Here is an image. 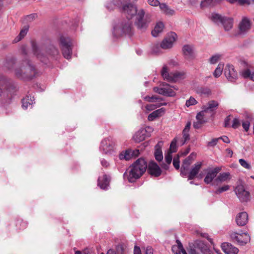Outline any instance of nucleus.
Returning <instances> with one entry per match:
<instances>
[{
	"label": "nucleus",
	"instance_id": "6ab92c4d",
	"mask_svg": "<svg viewBox=\"0 0 254 254\" xmlns=\"http://www.w3.org/2000/svg\"><path fill=\"white\" fill-rule=\"evenodd\" d=\"M148 172L150 175L156 177L159 176L161 174L160 167L154 161L149 162L148 166Z\"/></svg>",
	"mask_w": 254,
	"mask_h": 254
},
{
	"label": "nucleus",
	"instance_id": "f8f14e48",
	"mask_svg": "<svg viewBox=\"0 0 254 254\" xmlns=\"http://www.w3.org/2000/svg\"><path fill=\"white\" fill-rule=\"evenodd\" d=\"M251 28V21L247 17H243L238 26V31L235 34L236 36L246 35Z\"/></svg>",
	"mask_w": 254,
	"mask_h": 254
},
{
	"label": "nucleus",
	"instance_id": "20e7f679",
	"mask_svg": "<svg viewBox=\"0 0 254 254\" xmlns=\"http://www.w3.org/2000/svg\"><path fill=\"white\" fill-rule=\"evenodd\" d=\"M147 163L143 158L138 159L124 173V177L129 182H134L145 172L147 168Z\"/></svg>",
	"mask_w": 254,
	"mask_h": 254
},
{
	"label": "nucleus",
	"instance_id": "ddd939ff",
	"mask_svg": "<svg viewBox=\"0 0 254 254\" xmlns=\"http://www.w3.org/2000/svg\"><path fill=\"white\" fill-rule=\"evenodd\" d=\"M235 192L242 202H247L250 200V192L246 190L243 185H238L235 189Z\"/></svg>",
	"mask_w": 254,
	"mask_h": 254
},
{
	"label": "nucleus",
	"instance_id": "de8ad7c7",
	"mask_svg": "<svg viewBox=\"0 0 254 254\" xmlns=\"http://www.w3.org/2000/svg\"><path fill=\"white\" fill-rule=\"evenodd\" d=\"M240 165L244 168L247 169H251V166L244 159H240L239 160Z\"/></svg>",
	"mask_w": 254,
	"mask_h": 254
},
{
	"label": "nucleus",
	"instance_id": "603ef678",
	"mask_svg": "<svg viewBox=\"0 0 254 254\" xmlns=\"http://www.w3.org/2000/svg\"><path fill=\"white\" fill-rule=\"evenodd\" d=\"M213 0H202L200 3L201 8H203L204 7L211 5Z\"/></svg>",
	"mask_w": 254,
	"mask_h": 254
},
{
	"label": "nucleus",
	"instance_id": "9d476101",
	"mask_svg": "<svg viewBox=\"0 0 254 254\" xmlns=\"http://www.w3.org/2000/svg\"><path fill=\"white\" fill-rule=\"evenodd\" d=\"M60 46L64 57L69 60L71 58L72 48L71 40L69 37L61 36L60 38Z\"/></svg>",
	"mask_w": 254,
	"mask_h": 254
},
{
	"label": "nucleus",
	"instance_id": "49530a36",
	"mask_svg": "<svg viewBox=\"0 0 254 254\" xmlns=\"http://www.w3.org/2000/svg\"><path fill=\"white\" fill-rule=\"evenodd\" d=\"M197 103V102L193 97H190L189 99L186 101V105L187 107H189L190 106L196 104Z\"/></svg>",
	"mask_w": 254,
	"mask_h": 254
},
{
	"label": "nucleus",
	"instance_id": "79ce46f5",
	"mask_svg": "<svg viewBox=\"0 0 254 254\" xmlns=\"http://www.w3.org/2000/svg\"><path fill=\"white\" fill-rule=\"evenodd\" d=\"M222 55L217 54L211 56L209 59V63L211 64H214L221 59Z\"/></svg>",
	"mask_w": 254,
	"mask_h": 254
},
{
	"label": "nucleus",
	"instance_id": "ea45409f",
	"mask_svg": "<svg viewBox=\"0 0 254 254\" xmlns=\"http://www.w3.org/2000/svg\"><path fill=\"white\" fill-rule=\"evenodd\" d=\"M167 103L166 102L156 103L155 104H149L146 106V109L147 110L151 111L156 108H159L162 106H166Z\"/></svg>",
	"mask_w": 254,
	"mask_h": 254
},
{
	"label": "nucleus",
	"instance_id": "6e6d98bb",
	"mask_svg": "<svg viewBox=\"0 0 254 254\" xmlns=\"http://www.w3.org/2000/svg\"><path fill=\"white\" fill-rule=\"evenodd\" d=\"M200 92L202 94L209 95L211 94V90L208 87H204L200 89Z\"/></svg>",
	"mask_w": 254,
	"mask_h": 254
},
{
	"label": "nucleus",
	"instance_id": "7c9ffc66",
	"mask_svg": "<svg viewBox=\"0 0 254 254\" xmlns=\"http://www.w3.org/2000/svg\"><path fill=\"white\" fill-rule=\"evenodd\" d=\"M165 109L163 108H160L159 109L156 110L151 114H150L148 116V120L149 121H153L155 120L156 118L161 116L165 112Z\"/></svg>",
	"mask_w": 254,
	"mask_h": 254
},
{
	"label": "nucleus",
	"instance_id": "58836bf2",
	"mask_svg": "<svg viewBox=\"0 0 254 254\" xmlns=\"http://www.w3.org/2000/svg\"><path fill=\"white\" fill-rule=\"evenodd\" d=\"M224 67V64H219L213 72V75L215 78L219 77L222 73V71Z\"/></svg>",
	"mask_w": 254,
	"mask_h": 254
},
{
	"label": "nucleus",
	"instance_id": "6e6552de",
	"mask_svg": "<svg viewBox=\"0 0 254 254\" xmlns=\"http://www.w3.org/2000/svg\"><path fill=\"white\" fill-rule=\"evenodd\" d=\"M115 142L111 137H107L103 139L100 143L99 151L105 155H111L115 152Z\"/></svg>",
	"mask_w": 254,
	"mask_h": 254
},
{
	"label": "nucleus",
	"instance_id": "0eeeda50",
	"mask_svg": "<svg viewBox=\"0 0 254 254\" xmlns=\"http://www.w3.org/2000/svg\"><path fill=\"white\" fill-rule=\"evenodd\" d=\"M132 33V24L129 20L116 25L113 29V34L118 37L124 34L130 35Z\"/></svg>",
	"mask_w": 254,
	"mask_h": 254
},
{
	"label": "nucleus",
	"instance_id": "2f4dec72",
	"mask_svg": "<svg viewBox=\"0 0 254 254\" xmlns=\"http://www.w3.org/2000/svg\"><path fill=\"white\" fill-rule=\"evenodd\" d=\"M160 9L164 13L168 15H173L175 14V11L174 9H171L165 3H162L160 5Z\"/></svg>",
	"mask_w": 254,
	"mask_h": 254
},
{
	"label": "nucleus",
	"instance_id": "37998d69",
	"mask_svg": "<svg viewBox=\"0 0 254 254\" xmlns=\"http://www.w3.org/2000/svg\"><path fill=\"white\" fill-rule=\"evenodd\" d=\"M177 142V137H175L173 139V140L172 141V142L170 144L169 151L168 152L172 153L174 152H176L177 151V145H176Z\"/></svg>",
	"mask_w": 254,
	"mask_h": 254
},
{
	"label": "nucleus",
	"instance_id": "aec40b11",
	"mask_svg": "<svg viewBox=\"0 0 254 254\" xmlns=\"http://www.w3.org/2000/svg\"><path fill=\"white\" fill-rule=\"evenodd\" d=\"M248 214L246 212H240L236 217V222L239 226L246 225L248 222Z\"/></svg>",
	"mask_w": 254,
	"mask_h": 254
},
{
	"label": "nucleus",
	"instance_id": "774afa93",
	"mask_svg": "<svg viewBox=\"0 0 254 254\" xmlns=\"http://www.w3.org/2000/svg\"><path fill=\"white\" fill-rule=\"evenodd\" d=\"M153 250L151 247H148L145 250V254H153Z\"/></svg>",
	"mask_w": 254,
	"mask_h": 254
},
{
	"label": "nucleus",
	"instance_id": "f257e3e1",
	"mask_svg": "<svg viewBox=\"0 0 254 254\" xmlns=\"http://www.w3.org/2000/svg\"><path fill=\"white\" fill-rule=\"evenodd\" d=\"M105 6L109 10H113L116 7L119 8L128 19L135 16L134 23L141 30L146 29L150 21L147 16L144 17L145 11L143 9H138L135 5L129 2L127 0H112L107 2Z\"/></svg>",
	"mask_w": 254,
	"mask_h": 254
},
{
	"label": "nucleus",
	"instance_id": "a19ab883",
	"mask_svg": "<svg viewBox=\"0 0 254 254\" xmlns=\"http://www.w3.org/2000/svg\"><path fill=\"white\" fill-rule=\"evenodd\" d=\"M165 160L167 165L164 164L163 166H162V167L165 169H167L169 168L168 165L170 164L172 160V155L171 153L169 152H167V153L165 156Z\"/></svg>",
	"mask_w": 254,
	"mask_h": 254
},
{
	"label": "nucleus",
	"instance_id": "b1692460",
	"mask_svg": "<svg viewBox=\"0 0 254 254\" xmlns=\"http://www.w3.org/2000/svg\"><path fill=\"white\" fill-rule=\"evenodd\" d=\"M31 46L33 54L41 62L46 64L47 58L41 53L36 43L34 42L31 43Z\"/></svg>",
	"mask_w": 254,
	"mask_h": 254
},
{
	"label": "nucleus",
	"instance_id": "4468645a",
	"mask_svg": "<svg viewBox=\"0 0 254 254\" xmlns=\"http://www.w3.org/2000/svg\"><path fill=\"white\" fill-rule=\"evenodd\" d=\"M152 130L151 127H147L137 131L133 136V139L136 142H140L144 140L146 137L150 136V132Z\"/></svg>",
	"mask_w": 254,
	"mask_h": 254
},
{
	"label": "nucleus",
	"instance_id": "052dcab7",
	"mask_svg": "<svg viewBox=\"0 0 254 254\" xmlns=\"http://www.w3.org/2000/svg\"><path fill=\"white\" fill-rule=\"evenodd\" d=\"M250 126V123L248 121H244L242 122V126L246 131H248L249 130Z\"/></svg>",
	"mask_w": 254,
	"mask_h": 254
},
{
	"label": "nucleus",
	"instance_id": "2eb2a0df",
	"mask_svg": "<svg viewBox=\"0 0 254 254\" xmlns=\"http://www.w3.org/2000/svg\"><path fill=\"white\" fill-rule=\"evenodd\" d=\"M224 74L227 79L231 82H235L238 78V73L233 65L228 64L226 65Z\"/></svg>",
	"mask_w": 254,
	"mask_h": 254
},
{
	"label": "nucleus",
	"instance_id": "cd10ccee",
	"mask_svg": "<svg viewBox=\"0 0 254 254\" xmlns=\"http://www.w3.org/2000/svg\"><path fill=\"white\" fill-rule=\"evenodd\" d=\"M230 174L229 173L225 172L220 173L219 175L214 180V182L212 183V185H214L216 183L218 185L222 182H226L228 180L230 179Z\"/></svg>",
	"mask_w": 254,
	"mask_h": 254
},
{
	"label": "nucleus",
	"instance_id": "f704fd0d",
	"mask_svg": "<svg viewBox=\"0 0 254 254\" xmlns=\"http://www.w3.org/2000/svg\"><path fill=\"white\" fill-rule=\"evenodd\" d=\"M144 99L149 102H156V103H161V101L163 100L162 97L156 95H153L152 96H146Z\"/></svg>",
	"mask_w": 254,
	"mask_h": 254
},
{
	"label": "nucleus",
	"instance_id": "5701e85b",
	"mask_svg": "<svg viewBox=\"0 0 254 254\" xmlns=\"http://www.w3.org/2000/svg\"><path fill=\"white\" fill-rule=\"evenodd\" d=\"M9 89L8 87L7 81L3 77L0 78V96H8Z\"/></svg>",
	"mask_w": 254,
	"mask_h": 254
},
{
	"label": "nucleus",
	"instance_id": "72a5a7b5",
	"mask_svg": "<svg viewBox=\"0 0 254 254\" xmlns=\"http://www.w3.org/2000/svg\"><path fill=\"white\" fill-rule=\"evenodd\" d=\"M29 29V26L28 25H25L23 27V28L21 30L18 35L13 40L14 43H17L22 40L27 34Z\"/></svg>",
	"mask_w": 254,
	"mask_h": 254
},
{
	"label": "nucleus",
	"instance_id": "a18cd8bd",
	"mask_svg": "<svg viewBox=\"0 0 254 254\" xmlns=\"http://www.w3.org/2000/svg\"><path fill=\"white\" fill-rule=\"evenodd\" d=\"M173 164L176 169L178 170L180 168V160L179 155H177L174 157L173 160Z\"/></svg>",
	"mask_w": 254,
	"mask_h": 254
},
{
	"label": "nucleus",
	"instance_id": "13d9d810",
	"mask_svg": "<svg viewBox=\"0 0 254 254\" xmlns=\"http://www.w3.org/2000/svg\"><path fill=\"white\" fill-rule=\"evenodd\" d=\"M240 125V122L237 118H235L233 120L232 127L234 128H238Z\"/></svg>",
	"mask_w": 254,
	"mask_h": 254
},
{
	"label": "nucleus",
	"instance_id": "bb28decb",
	"mask_svg": "<svg viewBox=\"0 0 254 254\" xmlns=\"http://www.w3.org/2000/svg\"><path fill=\"white\" fill-rule=\"evenodd\" d=\"M183 52L186 59H192L194 58V49L191 45H186L183 48Z\"/></svg>",
	"mask_w": 254,
	"mask_h": 254
},
{
	"label": "nucleus",
	"instance_id": "a211bd4d",
	"mask_svg": "<svg viewBox=\"0 0 254 254\" xmlns=\"http://www.w3.org/2000/svg\"><path fill=\"white\" fill-rule=\"evenodd\" d=\"M220 170L221 169L219 167L207 169L206 176L204 179V182L207 184L211 183L213 179L216 177Z\"/></svg>",
	"mask_w": 254,
	"mask_h": 254
},
{
	"label": "nucleus",
	"instance_id": "5fc2aeb1",
	"mask_svg": "<svg viewBox=\"0 0 254 254\" xmlns=\"http://www.w3.org/2000/svg\"><path fill=\"white\" fill-rule=\"evenodd\" d=\"M192 163L190 160L186 158L183 163V165L182 167H183V168L184 169H189V166L190 165V164Z\"/></svg>",
	"mask_w": 254,
	"mask_h": 254
},
{
	"label": "nucleus",
	"instance_id": "412c9836",
	"mask_svg": "<svg viewBox=\"0 0 254 254\" xmlns=\"http://www.w3.org/2000/svg\"><path fill=\"white\" fill-rule=\"evenodd\" d=\"M221 248L226 254H238L239 252L238 248L227 243H223Z\"/></svg>",
	"mask_w": 254,
	"mask_h": 254
},
{
	"label": "nucleus",
	"instance_id": "4be33fe9",
	"mask_svg": "<svg viewBox=\"0 0 254 254\" xmlns=\"http://www.w3.org/2000/svg\"><path fill=\"white\" fill-rule=\"evenodd\" d=\"M202 165V163L201 162H197L192 167L188 174V180H192L196 177Z\"/></svg>",
	"mask_w": 254,
	"mask_h": 254
},
{
	"label": "nucleus",
	"instance_id": "0e129e2a",
	"mask_svg": "<svg viewBox=\"0 0 254 254\" xmlns=\"http://www.w3.org/2000/svg\"><path fill=\"white\" fill-rule=\"evenodd\" d=\"M20 49H21V53L23 55H25V56L27 55L28 49H27V46L26 45H22Z\"/></svg>",
	"mask_w": 254,
	"mask_h": 254
},
{
	"label": "nucleus",
	"instance_id": "39448f33",
	"mask_svg": "<svg viewBox=\"0 0 254 254\" xmlns=\"http://www.w3.org/2000/svg\"><path fill=\"white\" fill-rule=\"evenodd\" d=\"M209 18L214 23L218 24L220 23L226 31L232 29L234 25V18L231 17L223 16L217 13H212Z\"/></svg>",
	"mask_w": 254,
	"mask_h": 254
},
{
	"label": "nucleus",
	"instance_id": "3c124183",
	"mask_svg": "<svg viewBox=\"0 0 254 254\" xmlns=\"http://www.w3.org/2000/svg\"><path fill=\"white\" fill-rule=\"evenodd\" d=\"M230 189V186L228 185H224L221 187L219 188L216 191L215 193L220 194L223 192L228 190Z\"/></svg>",
	"mask_w": 254,
	"mask_h": 254
},
{
	"label": "nucleus",
	"instance_id": "4c0bfd02",
	"mask_svg": "<svg viewBox=\"0 0 254 254\" xmlns=\"http://www.w3.org/2000/svg\"><path fill=\"white\" fill-rule=\"evenodd\" d=\"M124 247L122 246H118L117 248L116 252L113 249H110L108 251L107 254H126Z\"/></svg>",
	"mask_w": 254,
	"mask_h": 254
},
{
	"label": "nucleus",
	"instance_id": "f3484780",
	"mask_svg": "<svg viewBox=\"0 0 254 254\" xmlns=\"http://www.w3.org/2000/svg\"><path fill=\"white\" fill-rule=\"evenodd\" d=\"M139 154V150L127 149L121 152L119 157L120 160H129L133 157H137Z\"/></svg>",
	"mask_w": 254,
	"mask_h": 254
},
{
	"label": "nucleus",
	"instance_id": "dca6fc26",
	"mask_svg": "<svg viewBox=\"0 0 254 254\" xmlns=\"http://www.w3.org/2000/svg\"><path fill=\"white\" fill-rule=\"evenodd\" d=\"M176 38V34L174 32L170 33L161 42L160 44L161 49H168L172 48L173 43L175 41Z\"/></svg>",
	"mask_w": 254,
	"mask_h": 254
},
{
	"label": "nucleus",
	"instance_id": "9b49d317",
	"mask_svg": "<svg viewBox=\"0 0 254 254\" xmlns=\"http://www.w3.org/2000/svg\"><path fill=\"white\" fill-rule=\"evenodd\" d=\"M178 88L176 86H171L168 84H163V87H155L153 91L160 95L167 97H174L176 93L175 90H178Z\"/></svg>",
	"mask_w": 254,
	"mask_h": 254
},
{
	"label": "nucleus",
	"instance_id": "bf43d9fd",
	"mask_svg": "<svg viewBox=\"0 0 254 254\" xmlns=\"http://www.w3.org/2000/svg\"><path fill=\"white\" fill-rule=\"evenodd\" d=\"M176 137H177V143L179 145H180V146H182L184 144H185V143L187 141V140H186L185 139H184L183 137H181L180 136V137H178L177 136Z\"/></svg>",
	"mask_w": 254,
	"mask_h": 254
},
{
	"label": "nucleus",
	"instance_id": "7ed1b4c3",
	"mask_svg": "<svg viewBox=\"0 0 254 254\" xmlns=\"http://www.w3.org/2000/svg\"><path fill=\"white\" fill-rule=\"evenodd\" d=\"M179 252L182 254H188L184 249L183 245L179 240H177ZM189 254H213V252L210 249L208 246L203 241L196 240L193 242L190 243L187 248Z\"/></svg>",
	"mask_w": 254,
	"mask_h": 254
},
{
	"label": "nucleus",
	"instance_id": "473e14b6",
	"mask_svg": "<svg viewBox=\"0 0 254 254\" xmlns=\"http://www.w3.org/2000/svg\"><path fill=\"white\" fill-rule=\"evenodd\" d=\"M164 28V24L162 22L157 23L154 29L152 31L151 34L153 37H157L162 32Z\"/></svg>",
	"mask_w": 254,
	"mask_h": 254
},
{
	"label": "nucleus",
	"instance_id": "393cba45",
	"mask_svg": "<svg viewBox=\"0 0 254 254\" xmlns=\"http://www.w3.org/2000/svg\"><path fill=\"white\" fill-rule=\"evenodd\" d=\"M110 177L106 175L99 177L98 180V185L103 190H107L109 186Z\"/></svg>",
	"mask_w": 254,
	"mask_h": 254
},
{
	"label": "nucleus",
	"instance_id": "1a4fd4ad",
	"mask_svg": "<svg viewBox=\"0 0 254 254\" xmlns=\"http://www.w3.org/2000/svg\"><path fill=\"white\" fill-rule=\"evenodd\" d=\"M232 240L241 246H244L251 241L250 236L247 232L241 231L239 232L233 231L230 234Z\"/></svg>",
	"mask_w": 254,
	"mask_h": 254
},
{
	"label": "nucleus",
	"instance_id": "8fccbe9b",
	"mask_svg": "<svg viewBox=\"0 0 254 254\" xmlns=\"http://www.w3.org/2000/svg\"><path fill=\"white\" fill-rule=\"evenodd\" d=\"M161 48L158 44L154 45L152 48L151 52L153 54H159L161 53Z\"/></svg>",
	"mask_w": 254,
	"mask_h": 254
},
{
	"label": "nucleus",
	"instance_id": "09e8293b",
	"mask_svg": "<svg viewBox=\"0 0 254 254\" xmlns=\"http://www.w3.org/2000/svg\"><path fill=\"white\" fill-rule=\"evenodd\" d=\"M231 3L238 1L240 3L243 4L245 3H248L250 4L251 3L254 4V0H230Z\"/></svg>",
	"mask_w": 254,
	"mask_h": 254
},
{
	"label": "nucleus",
	"instance_id": "4d7b16f0",
	"mask_svg": "<svg viewBox=\"0 0 254 254\" xmlns=\"http://www.w3.org/2000/svg\"><path fill=\"white\" fill-rule=\"evenodd\" d=\"M148 3L153 6H159L162 3L159 2L158 0H148Z\"/></svg>",
	"mask_w": 254,
	"mask_h": 254
},
{
	"label": "nucleus",
	"instance_id": "c756f323",
	"mask_svg": "<svg viewBox=\"0 0 254 254\" xmlns=\"http://www.w3.org/2000/svg\"><path fill=\"white\" fill-rule=\"evenodd\" d=\"M34 98L31 95H27L22 100V106L24 109H27L29 107L31 108L33 104Z\"/></svg>",
	"mask_w": 254,
	"mask_h": 254
},
{
	"label": "nucleus",
	"instance_id": "e433bc0d",
	"mask_svg": "<svg viewBox=\"0 0 254 254\" xmlns=\"http://www.w3.org/2000/svg\"><path fill=\"white\" fill-rule=\"evenodd\" d=\"M16 63V60L14 58H10L7 59L4 64V67L9 70L14 68V66Z\"/></svg>",
	"mask_w": 254,
	"mask_h": 254
},
{
	"label": "nucleus",
	"instance_id": "c85d7f7f",
	"mask_svg": "<svg viewBox=\"0 0 254 254\" xmlns=\"http://www.w3.org/2000/svg\"><path fill=\"white\" fill-rule=\"evenodd\" d=\"M163 143L159 142L155 146L154 156L156 160L158 161H161L163 159V154L161 150V146Z\"/></svg>",
	"mask_w": 254,
	"mask_h": 254
},
{
	"label": "nucleus",
	"instance_id": "e2e57ef3",
	"mask_svg": "<svg viewBox=\"0 0 254 254\" xmlns=\"http://www.w3.org/2000/svg\"><path fill=\"white\" fill-rule=\"evenodd\" d=\"M231 120V119L230 116H228L225 118V121H224L225 127H230V122Z\"/></svg>",
	"mask_w": 254,
	"mask_h": 254
},
{
	"label": "nucleus",
	"instance_id": "c9c22d12",
	"mask_svg": "<svg viewBox=\"0 0 254 254\" xmlns=\"http://www.w3.org/2000/svg\"><path fill=\"white\" fill-rule=\"evenodd\" d=\"M241 75L245 78H250L254 81V72H251L249 69H244L241 72Z\"/></svg>",
	"mask_w": 254,
	"mask_h": 254
},
{
	"label": "nucleus",
	"instance_id": "423d86ee",
	"mask_svg": "<svg viewBox=\"0 0 254 254\" xmlns=\"http://www.w3.org/2000/svg\"><path fill=\"white\" fill-rule=\"evenodd\" d=\"M161 74L164 79L169 82H177L186 77V73L184 71L169 73L167 66L165 65L162 67Z\"/></svg>",
	"mask_w": 254,
	"mask_h": 254
},
{
	"label": "nucleus",
	"instance_id": "a878e982",
	"mask_svg": "<svg viewBox=\"0 0 254 254\" xmlns=\"http://www.w3.org/2000/svg\"><path fill=\"white\" fill-rule=\"evenodd\" d=\"M218 106L219 103L217 101L211 100L203 106L202 109L204 110L206 113H212L218 108Z\"/></svg>",
	"mask_w": 254,
	"mask_h": 254
},
{
	"label": "nucleus",
	"instance_id": "338daca9",
	"mask_svg": "<svg viewBox=\"0 0 254 254\" xmlns=\"http://www.w3.org/2000/svg\"><path fill=\"white\" fill-rule=\"evenodd\" d=\"M218 138H219V140H222L223 141L226 143H229L230 142L229 138L227 136H222Z\"/></svg>",
	"mask_w": 254,
	"mask_h": 254
},
{
	"label": "nucleus",
	"instance_id": "f03ea898",
	"mask_svg": "<svg viewBox=\"0 0 254 254\" xmlns=\"http://www.w3.org/2000/svg\"><path fill=\"white\" fill-rule=\"evenodd\" d=\"M14 72L18 78L24 80H30L36 74L35 66L27 58H25L19 66L14 67Z\"/></svg>",
	"mask_w": 254,
	"mask_h": 254
},
{
	"label": "nucleus",
	"instance_id": "c03bdc74",
	"mask_svg": "<svg viewBox=\"0 0 254 254\" xmlns=\"http://www.w3.org/2000/svg\"><path fill=\"white\" fill-rule=\"evenodd\" d=\"M205 113L206 112L204 111V110L202 109V110L198 113L196 116V118L197 120L198 121V122L199 123V124H202L203 121V116L205 115Z\"/></svg>",
	"mask_w": 254,
	"mask_h": 254
},
{
	"label": "nucleus",
	"instance_id": "69168bd1",
	"mask_svg": "<svg viewBox=\"0 0 254 254\" xmlns=\"http://www.w3.org/2000/svg\"><path fill=\"white\" fill-rule=\"evenodd\" d=\"M183 137L187 141L189 140L190 139L189 131L185 132V130H183Z\"/></svg>",
	"mask_w": 254,
	"mask_h": 254
},
{
	"label": "nucleus",
	"instance_id": "864d4df0",
	"mask_svg": "<svg viewBox=\"0 0 254 254\" xmlns=\"http://www.w3.org/2000/svg\"><path fill=\"white\" fill-rule=\"evenodd\" d=\"M219 140V138H213L210 141H209L207 143V146H208V147L215 146L217 144Z\"/></svg>",
	"mask_w": 254,
	"mask_h": 254
},
{
	"label": "nucleus",
	"instance_id": "680f3d73",
	"mask_svg": "<svg viewBox=\"0 0 254 254\" xmlns=\"http://www.w3.org/2000/svg\"><path fill=\"white\" fill-rule=\"evenodd\" d=\"M100 162H101V165L103 167H105V168L108 167L110 165L109 162L105 159H101L100 160Z\"/></svg>",
	"mask_w": 254,
	"mask_h": 254
}]
</instances>
